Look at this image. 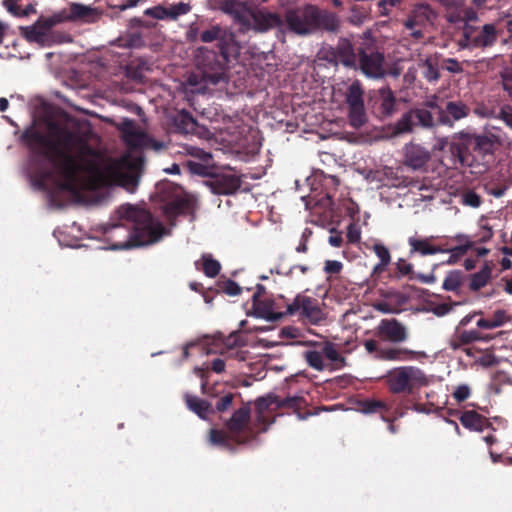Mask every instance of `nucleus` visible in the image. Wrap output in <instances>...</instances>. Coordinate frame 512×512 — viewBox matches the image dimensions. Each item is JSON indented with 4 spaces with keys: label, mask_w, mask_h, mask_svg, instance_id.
<instances>
[{
    "label": "nucleus",
    "mask_w": 512,
    "mask_h": 512,
    "mask_svg": "<svg viewBox=\"0 0 512 512\" xmlns=\"http://www.w3.org/2000/svg\"><path fill=\"white\" fill-rule=\"evenodd\" d=\"M463 277V272L460 270L449 272L443 281V289L453 292L458 291L462 286Z\"/></svg>",
    "instance_id": "79ce46f5"
},
{
    "label": "nucleus",
    "mask_w": 512,
    "mask_h": 512,
    "mask_svg": "<svg viewBox=\"0 0 512 512\" xmlns=\"http://www.w3.org/2000/svg\"><path fill=\"white\" fill-rule=\"evenodd\" d=\"M424 353L405 347L382 348L376 358L383 361H410L423 356Z\"/></svg>",
    "instance_id": "bb28decb"
},
{
    "label": "nucleus",
    "mask_w": 512,
    "mask_h": 512,
    "mask_svg": "<svg viewBox=\"0 0 512 512\" xmlns=\"http://www.w3.org/2000/svg\"><path fill=\"white\" fill-rule=\"evenodd\" d=\"M54 178V171L51 168H39L35 173V185L40 190L48 188V182Z\"/></svg>",
    "instance_id": "8fccbe9b"
},
{
    "label": "nucleus",
    "mask_w": 512,
    "mask_h": 512,
    "mask_svg": "<svg viewBox=\"0 0 512 512\" xmlns=\"http://www.w3.org/2000/svg\"><path fill=\"white\" fill-rule=\"evenodd\" d=\"M461 201L462 204L472 208H478L482 204V198L480 195L470 189L462 193Z\"/></svg>",
    "instance_id": "864d4df0"
},
{
    "label": "nucleus",
    "mask_w": 512,
    "mask_h": 512,
    "mask_svg": "<svg viewBox=\"0 0 512 512\" xmlns=\"http://www.w3.org/2000/svg\"><path fill=\"white\" fill-rule=\"evenodd\" d=\"M434 239V236L426 238L410 237L408 239V244L410 246V254L413 255L417 253L421 256H427L443 253L444 251H446V249L442 248V246L434 245L432 243Z\"/></svg>",
    "instance_id": "cd10ccee"
},
{
    "label": "nucleus",
    "mask_w": 512,
    "mask_h": 512,
    "mask_svg": "<svg viewBox=\"0 0 512 512\" xmlns=\"http://www.w3.org/2000/svg\"><path fill=\"white\" fill-rule=\"evenodd\" d=\"M209 440L213 445L230 448L232 447L233 438L228 431L211 429L209 433Z\"/></svg>",
    "instance_id": "a19ab883"
},
{
    "label": "nucleus",
    "mask_w": 512,
    "mask_h": 512,
    "mask_svg": "<svg viewBox=\"0 0 512 512\" xmlns=\"http://www.w3.org/2000/svg\"><path fill=\"white\" fill-rule=\"evenodd\" d=\"M57 19L56 13L49 17L40 16L33 25L20 26V34L29 43L51 46L54 43L53 27L60 24Z\"/></svg>",
    "instance_id": "9b49d317"
},
{
    "label": "nucleus",
    "mask_w": 512,
    "mask_h": 512,
    "mask_svg": "<svg viewBox=\"0 0 512 512\" xmlns=\"http://www.w3.org/2000/svg\"><path fill=\"white\" fill-rule=\"evenodd\" d=\"M238 51L221 49L218 52L200 47L197 49L195 62L198 70L202 74V79L210 84L216 85L228 80V65L231 58L238 55Z\"/></svg>",
    "instance_id": "423d86ee"
},
{
    "label": "nucleus",
    "mask_w": 512,
    "mask_h": 512,
    "mask_svg": "<svg viewBox=\"0 0 512 512\" xmlns=\"http://www.w3.org/2000/svg\"><path fill=\"white\" fill-rule=\"evenodd\" d=\"M505 310H496L491 318H481L476 322V326L481 329H493L502 326L505 322L509 321Z\"/></svg>",
    "instance_id": "4c0bfd02"
},
{
    "label": "nucleus",
    "mask_w": 512,
    "mask_h": 512,
    "mask_svg": "<svg viewBox=\"0 0 512 512\" xmlns=\"http://www.w3.org/2000/svg\"><path fill=\"white\" fill-rule=\"evenodd\" d=\"M375 335L390 343H403L408 340L407 327L396 318L382 319L375 329Z\"/></svg>",
    "instance_id": "2eb2a0df"
},
{
    "label": "nucleus",
    "mask_w": 512,
    "mask_h": 512,
    "mask_svg": "<svg viewBox=\"0 0 512 512\" xmlns=\"http://www.w3.org/2000/svg\"><path fill=\"white\" fill-rule=\"evenodd\" d=\"M250 15V28L256 32H267L268 30L283 25V19L277 13L251 11Z\"/></svg>",
    "instance_id": "4be33fe9"
},
{
    "label": "nucleus",
    "mask_w": 512,
    "mask_h": 512,
    "mask_svg": "<svg viewBox=\"0 0 512 512\" xmlns=\"http://www.w3.org/2000/svg\"><path fill=\"white\" fill-rule=\"evenodd\" d=\"M361 411L365 414L378 413L381 415L382 420L389 421L386 414L390 411V406L381 400L368 399L361 403Z\"/></svg>",
    "instance_id": "f704fd0d"
},
{
    "label": "nucleus",
    "mask_w": 512,
    "mask_h": 512,
    "mask_svg": "<svg viewBox=\"0 0 512 512\" xmlns=\"http://www.w3.org/2000/svg\"><path fill=\"white\" fill-rule=\"evenodd\" d=\"M188 208V202L183 199L174 200L166 205L165 211L168 215L183 214Z\"/></svg>",
    "instance_id": "5fc2aeb1"
},
{
    "label": "nucleus",
    "mask_w": 512,
    "mask_h": 512,
    "mask_svg": "<svg viewBox=\"0 0 512 512\" xmlns=\"http://www.w3.org/2000/svg\"><path fill=\"white\" fill-rule=\"evenodd\" d=\"M253 309L255 315L270 322H276L287 316L282 310L281 304L272 299H261L258 293L253 295Z\"/></svg>",
    "instance_id": "aec40b11"
},
{
    "label": "nucleus",
    "mask_w": 512,
    "mask_h": 512,
    "mask_svg": "<svg viewBox=\"0 0 512 512\" xmlns=\"http://www.w3.org/2000/svg\"><path fill=\"white\" fill-rule=\"evenodd\" d=\"M174 125L178 131L187 134L195 131L197 122L190 112L182 110L174 117Z\"/></svg>",
    "instance_id": "c9c22d12"
},
{
    "label": "nucleus",
    "mask_w": 512,
    "mask_h": 512,
    "mask_svg": "<svg viewBox=\"0 0 512 512\" xmlns=\"http://www.w3.org/2000/svg\"><path fill=\"white\" fill-rule=\"evenodd\" d=\"M241 184L240 176L230 172L215 173L207 181L212 193L216 195H232L240 189Z\"/></svg>",
    "instance_id": "a211bd4d"
},
{
    "label": "nucleus",
    "mask_w": 512,
    "mask_h": 512,
    "mask_svg": "<svg viewBox=\"0 0 512 512\" xmlns=\"http://www.w3.org/2000/svg\"><path fill=\"white\" fill-rule=\"evenodd\" d=\"M470 108L461 101H449L446 103L445 109L440 112L439 120L442 124L452 125L453 121H459L467 117Z\"/></svg>",
    "instance_id": "a878e982"
},
{
    "label": "nucleus",
    "mask_w": 512,
    "mask_h": 512,
    "mask_svg": "<svg viewBox=\"0 0 512 512\" xmlns=\"http://www.w3.org/2000/svg\"><path fill=\"white\" fill-rule=\"evenodd\" d=\"M384 55L375 46L358 47L357 68L371 78L385 75Z\"/></svg>",
    "instance_id": "f8f14e48"
},
{
    "label": "nucleus",
    "mask_w": 512,
    "mask_h": 512,
    "mask_svg": "<svg viewBox=\"0 0 512 512\" xmlns=\"http://www.w3.org/2000/svg\"><path fill=\"white\" fill-rule=\"evenodd\" d=\"M435 17L436 14L429 4H419L415 6L404 21V26L408 30L424 27L426 23L431 22Z\"/></svg>",
    "instance_id": "393cba45"
},
{
    "label": "nucleus",
    "mask_w": 512,
    "mask_h": 512,
    "mask_svg": "<svg viewBox=\"0 0 512 512\" xmlns=\"http://www.w3.org/2000/svg\"><path fill=\"white\" fill-rule=\"evenodd\" d=\"M323 356L335 363L338 368L343 367L345 365V358L340 355L338 352L336 345L332 342H325L321 349Z\"/></svg>",
    "instance_id": "ea45409f"
},
{
    "label": "nucleus",
    "mask_w": 512,
    "mask_h": 512,
    "mask_svg": "<svg viewBox=\"0 0 512 512\" xmlns=\"http://www.w3.org/2000/svg\"><path fill=\"white\" fill-rule=\"evenodd\" d=\"M224 345L226 347V351H230L236 347L243 346L244 341L242 340L239 332H233L225 339Z\"/></svg>",
    "instance_id": "680f3d73"
},
{
    "label": "nucleus",
    "mask_w": 512,
    "mask_h": 512,
    "mask_svg": "<svg viewBox=\"0 0 512 512\" xmlns=\"http://www.w3.org/2000/svg\"><path fill=\"white\" fill-rule=\"evenodd\" d=\"M423 75L429 82L437 81L440 77L438 65L435 59L426 58L422 64Z\"/></svg>",
    "instance_id": "de8ad7c7"
},
{
    "label": "nucleus",
    "mask_w": 512,
    "mask_h": 512,
    "mask_svg": "<svg viewBox=\"0 0 512 512\" xmlns=\"http://www.w3.org/2000/svg\"><path fill=\"white\" fill-rule=\"evenodd\" d=\"M216 293L223 292L229 296H237L241 293L242 288L231 279L219 280L216 284Z\"/></svg>",
    "instance_id": "09e8293b"
},
{
    "label": "nucleus",
    "mask_w": 512,
    "mask_h": 512,
    "mask_svg": "<svg viewBox=\"0 0 512 512\" xmlns=\"http://www.w3.org/2000/svg\"><path fill=\"white\" fill-rule=\"evenodd\" d=\"M498 36L499 33L494 24H485L482 27L465 24L458 44L463 49H485L495 45Z\"/></svg>",
    "instance_id": "1a4fd4ad"
},
{
    "label": "nucleus",
    "mask_w": 512,
    "mask_h": 512,
    "mask_svg": "<svg viewBox=\"0 0 512 512\" xmlns=\"http://www.w3.org/2000/svg\"><path fill=\"white\" fill-rule=\"evenodd\" d=\"M491 275V270L487 266L483 268L481 271L474 273L471 275L469 288L472 291H478L482 287H484Z\"/></svg>",
    "instance_id": "c03bdc74"
},
{
    "label": "nucleus",
    "mask_w": 512,
    "mask_h": 512,
    "mask_svg": "<svg viewBox=\"0 0 512 512\" xmlns=\"http://www.w3.org/2000/svg\"><path fill=\"white\" fill-rule=\"evenodd\" d=\"M143 66L145 63H140L137 66H134L133 63L127 65V75L135 80H141L143 78Z\"/></svg>",
    "instance_id": "69168bd1"
},
{
    "label": "nucleus",
    "mask_w": 512,
    "mask_h": 512,
    "mask_svg": "<svg viewBox=\"0 0 512 512\" xmlns=\"http://www.w3.org/2000/svg\"><path fill=\"white\" fill-rule=\"evenodd\" d=\"M255 406L257 414L254 420V425L259 426L260 431L265 432L268 426L273 422L268 419L266 414L277 409V396L268 395L266 397H261L257 399Z\"/></svg>",
    "instance_id": "b1692460"
},
{
    "label": "nucleus",
    "mask_w": 512,
    "mask_h": 512,
    "mask_svg": "<svg viewBox=\"0 0 512 512\" xmlns=\"http://www.w3.org/2000/svg\"><path fill=\"white\" fill-rule=\"evenodd\" d=\"M187 167L192 174H195L198 176H202V177L209 176L211 178V176L213 175L211 173V167L209 165H207L205 162L199 163V162H195V161H188Z\"/></svg>",
    "instance_id": "603ef678"
},
{
    "label": "nucleus",
    "mask_w": 512,
    "mask_h": 512,
    "mask_svg": "<svg viewBox=\"0 0 512 512\" xmlns=\"http://www.w3.org/2000/svg\"><path fill=\"white\" fill-rule=\"evenodd\" d=\"M144 14L146 16H150L152 18H155V19H165V18H169V15H168V8H165L161 5H158V6H154V7H151V8H147L145 11H144Z\"/></svg>",
    "instance_id": "e2e57ef3"
},
{
    "label": "nucleus",
    "mask_w": 512,
    "mask_h": 512,
    "mask_svg": "<svg viewBox=\"0 0 512 512\" xmlns=\"http://www.w3.org/2000/svg\"><path fill=\"white\" fill-rule=\"evenodd\" d=\"M377 113L381 118L391 116L396 111L397 100L393 91L388 86H384L378 90L376 101Z\"/></svg>",
    "instance_id": "c85d7f7f"
},
{
    "label": "nucleus",
    "mask_w": 512,
    "mask_h": 512,
    "mask_svg": "<svg viewBox=\"0 0 512 512\" xmlns=\"http://www.w3.org/2000/svg\"><path fill=\"white\" fill-rule=\"evenodd\" d=\"M445 5L448 6L446 19L451 24L462 22L461 0H447Z\"/></svg>",
    "instance_id": "a18cd8bd"
},
{
    "label": "nucleus",
    "mask_w": 512,
    "mask_h": 512,
    "mask_svg": "<svg viewBox=\"0 0 512 512\" xmlns=\"http://www.w3.org/2000/svg\"><path fill=\"white\" fill-rule=\"evenodd\" d=\"M430 128L434 126L432 113L424 108L414 109L402 115L397 121L395 129L397 133L411 132L414 126Z\"/></svg>",
    "instance_id": "f3484780"
},
{
    "label": "nucleus",
    "mask_w": 512,
    "mask_h": 512,
    "mask_svg": "<svg viewBox=\"0 0 512 512\" xmlns=\"http://www.w3.org/2000/svg\"><path fill=\"white\" fill-rule=\"evenodd\" d=\"M303 358L306 363L317 371H323L325 369L324 356L322 351L307 350L303 352Z\"/></svg>",
    "instance_id": "37998d69"
},
{
    "label": "nucleus",
    "mask_w": 512,
    "mask_h": 512,
    "mask_svg": "<svg viewBox=\"0 0 512 512\" xmlns=\"http://www.w3.org/2000/svg\"><path fill=\"white\" fill-rule=\"evenodd\" d=\"M284 23L290 32L300 36L310 35L320 30L337 33L341 26L340 19L334 12L320 9L312 4L288 9L285 12Z\"/></svg>",
    "instance_id": "20e7f679"
},
{
    "label": "nucleus",
    "mask_w": 512,
    "mask_h": 512,
    "mask_svg": "<svg viewBox=\"0 0 512 512\" xmlns=\"http://www.w3.org/2000/svg\"><path fill=\"white\" fill-rule=\"evenodd\" d=\"M233 398L234 396L232 393H228L221 397L216 403V410L218 412H224L228 410L232 405Z\"/></svg>",
    "instance_id": "774afa93"
},
{
    "label": "nucleus",
    "mask_w": 512,
    "mask_h": 512,
    "mask_svg": "<svg viewBox=\"0 0 512 512\" xmlns=\"http://www.w3.org/2000/svg\"><path fill=\"white\" fill-rule=\"evenodd\" d=\"M347 239L349 243L355 244L360 241L361 239V232L359 227L354 224L350 223L347 227Z\"/></svg>",
    "instance_id": "338daca9"
},
{
    "label": "nucleus",
    "mask_w": 512,
    "mask_h": 512,
    "mask_svg": "<svg viewBox=\"0 0 512 512\" xmlns=\"http://www.w3.org/2000/svg\"><path fill=\"white\" fill-rule=\"evenodd\" d=\"M500 79L503 90L512 99V67H504L500 72Z\"/></svg>",
    "instance_id": "6e6d98bb"
},
{
    "label": "nucleus",
    "mask_w": 512,
    "mask_h": 512,
    "mask_svg": "<svg viewBox=\"0 0 512 512\" xmlns=\"http://www.w3.org/2000/svg\"><path fill=\"white\" fill-rule=\"evenodd\" d=\"M56 15L58 17L57 21L60 23L79 22L91 24L96 23L100 19L101 12L89 5L70 3L68 7L56 12Z\"/></svg>",
    "instance_id": "4468645a"
},
{
    "label": "nucleus",
    "mask_w": 512,
    "mask_h": 512,
    "mask_svg": "<svg viewBox=\"0 0 512 512\" xmlns=\"http://www.w3.org/2000/svg\"><path fill=\"white\" fill-rule=\"evenodd\" d=\"M345 99L349 108L350 124L354 128L361 127L367 118L364 106V91L359 81H354L348 87Z\"/></svg>",
    "instance_id": "ddd939ff"
},
{
    "label": "nucleus",
    "mask_w": 512,
    "mask_h": 512,
    "mask_svg": "<svg viewBox=\"0 0 512 512\" xmlns=\"http://www.w3.org/2000/svg\"><path fill=\"white\" fill-rule=\"evenodd\" d=\"M250 407L243 405L235 410L232 416L227 420L225 427L237 444H246L254 440L260 431L259 426L250 423Z\"/></svg>",
    "instance_id": "6e6552de"
},
{
    "label": "nucleus",
    "mask_w": 512,
    "mask_h": 512,
    "mask_svg": "<svg viewBox=\"0 0 512 512\" xmlns=\"http://www.w3.org/2000/svg\"><path fill=\"white\" fill-rule=\"evenodd\" d=\"M397 277L400 278L402 276H410V279H413V266L410 263H407L404 259L400 258L396 263Z\"/></svg>",
    "instance_id": "052dcab7"
},
{
    "label": "nucleus",
    "mask_w": 512,
    "mask_h": 512,
    "mask_svg": "<svg viewBox=\"0 0 512 512\" xmlns=\"http://www.w3.org/2000/svg\"><path fill=\"white\" fill-rule=\"evenodd\" d=\"M472 247V242H467L465 244H459L453 248H445L446 251L443 253H450V257L446 261L448 265L456 264L457 261L463 257L469 249Z\"/></svg>",
    "instance_id": "49530a36"
},
{
    "label": "nucleus",
    "mask_w": 512,
    "mask_h": 512,
    "mask_svg": "<svg viewBox=\"0 0 512 512\" xmlns=\"http://www.w3.org/2000/svg\"><path fill=\"white\" fill-rule=\"evenodd\" d=\"M284 313L312 325H318L325 319L319 301L304 294H298L291 303H286Z\"/></svg>",
    "instance_id": "9d476101"
},
{
    "label": "nucleus",
    "mask_w": 512,
    "mask_h": 512,
    "mask_svg": "<svg viewBox=\"0 0 512 512\" xmlns=\"http://www.w3.org/2000/svg\"><path fill=\"white\" fill-rule=\"evenodd\" d=\"M461 13L462 22L465 24H471L470 22L478 20V13L473 7L465 6L461 0Z\"/></svg>",
    "instance_id": "bf43d9fd"
},
{
    "label": "nucleus",
    "mask_w": 512,
    "mask_h": 512,
    "mask_svg": "<svg viewBox=\"0 0 512 512\" xmlns=\"http://www.w3.org/2000/svg\"><path fill=\"white\" fill-rule=\"evenodd\" d=\"M116 44L121 48L135 49L141 48L145 45L141 32H126L119 36Z\"/></svg>",
    "instance_id": "e433bc0d"
},
{
    "label": "nucleus",
    "mask_w": 512,
    "mask_h": 512,
    "mask_svg": "<svg viewBox=\"0 0 512 512\" xmlns=\"http://www.w3.org/2000/svg\"><path fill=\"white\" fill-rule=\"evenodd\" d=\"M498 144L497 136L491 132L461 131L453 136L449 151L454 157V164L476 168V173H482L493 161Z\"/></svg>",
    "instance_id": "7ed1b4c3"
},
{
    "label": "nucleus",
    "mask_w": 512,
    "mask_h": 512,
    "mask_svg": "<svg viewBox=\"0 0 512 512\" xmlns=\"http://www.w3.org/2000/svg\"><path fill=\"white\" fill-rule=\"evenodd\" d=\"M49 129L55 140L32 127L22 133V140L33 154L48 160L58 169L63 177L59 187L72 191L79 173L85 170L80 159L94 156L95 150L77 130L56 123H51Z\"/></svg>",
    "instance_id": "f257e3e1"
},
{
    "label": "nucleus",
    "mask_w": 512,
    "mask_h": 512,
    "mask_svg": "<svg viewBox=\"0 0 512 512\" xmlns=\"http://www.w3.org/2000/svg\"><path fill=\"white\" fill-rule=\"evenodd\" d=\"M196 270L202 271L207 277L214 278L221 271V264L214 259L212 254L204 253L201 258L194 263Z\"/></svg>",
    "instance_id": "72a5a7b5"
},
{
    "label": "nucleus",
    "mask_w": 512,
    "mask_h": 512,
    "mask_svg": "<svg viewBox=\"0 0 512 512\" xmlns=\"http://www.w3.org/2000/svg\"><path fill=\"white\" fill-rule=\"evenodd\" d=\"M123 141L130 149H140L150 145V138L136 128L135 122L125 119L119 126Z\"/></svg>",
    "instance_id": "412c9836"
},
{
    "label": "nucleus",
    "mask_w": 512,
    "mask_h": 512,
    "mask_svg": "<svg viewBox=\"0 0 512 512\" xmlns=\"http://www.w3.org/2000/svg\"><path fill=\"white\" fill-rule=\"evenodd\" d=\"M386 384L393 394L411 395L430 384V378L417 366L393 368L386 375Z\"/></svg>",
    "instance_id": "0eeeda50"
},
{
    "label": "nucleus",
    "mask_w": 512,
    "mask_h": 512,
    "mask_svg": "<svg viewBox=\"0 0 512 512\" xmlns=\"http://www.w3.org/2000/svg\"><path fill=\"white\" fill-rule=\"evenodd\" d=\"M330 61L341 63L345 67L357 69L358 48L355 50L348 38H340L336 47H331Z\"/></svg>",
    "instance_id": "6ab92c4d"
},
{
    "label": "nucleus",
    "mask_w": 512,
    "mask_h": 512,
    "mask_svg": "<svg viewBox=\"0 0 512 512\" xmlns=\"http://www.w3.org/2000/svg\"><path fill=\"white\" fill-rule=\"evenodd\" d=\"M223 11L231 16L245 29H250V10L240 1L227 0L223 4Z\"/></svg>",
    "instance_id": "c756f323"
},
{
    "label": "nucleus",
    "mask_w": 512,
    "mask_h": 512,
    "mask_svg": "<svg viewBox=\"0 0 512 512\" xmlns=\"http://www.w3.org/2000/svg\"><path fill=\"white\" fill-rule=\"evenodd\" d=\"M143 162L142 157L126 155L109 164L102 171L93 166L103 183L117 184L129 191H134L139 184Z\"/></svg>",
    "instance_id": "39448f33"
},
{
    "label": "nucleus",
    "mask_w": 512,
    "mask_h": 512,
    "mask_svg": "<svg viewBox=\"0 0 512 512\" xmlns=\"http://www.w3.org/2000/svg\"><path fill=\"white\" fill-rule=\"evenodd\" d=\"M373 251L377 255V257L382 262V266H388L391 261V254L389 249L383 244H375L373 246Z\"/></svg>",
    "instance_id": "13d9d810"
},
{
    "label": "nucleus",
    "mask_w": 512,
    "mask_h": 512,
    "mask_svg": "<svg viewBox=\"0 0 512 512\" xmlns=\"http://www.w3.org/2000/svg\"><path fill=\"white\" fill-rule=\"evenodd\" d=\"M478 340L477 330H464L456 327L454 334L449 339V347L452 350H458L462 346L469 345Z\"/></svg>",
    "instance_id": "473e14b6"
},
{
    "label": "nucleus",
    "mask_w": 512,
    "mask_h": 512,
    "mask_svg": "<svg viewBox=\"0 0 512 512\" xmlns=\"http://www.w3.org/2000/svg\"><path fill=\"white\" fill-rule=\"evenodd\" d=\"M460 423L471 431L482 432L492 426L491 422L474 410H466L459 417Z\"/></svg>",
    "instance_id": "7c9ffc66"
},
{
    "label": "nucleus",
    "mask_w": 512,
    "mask_h": 512,
    "mask_svg": "<svg viewBox=\"0 0 512 512\" xmlns=\"http://www.w3.org/2000/svg\"><path fill=\"white\" fill-rule=\"evenodd\" d=\"M119 219L125 223L109 225L105 235L112 250H124L158 242L164 227L153 215L133 205H122L117 209Z\"/></svg>",
    "instance_id": "f03ea898"
},
{
    "label": "nucleus",
    "mask_w": 512,
    "mask_h": 512,
    "mask_svg": "<svg viewBox=\"0 0 512 512\" xmlns=\"http://www.w3.org/2000/svg\"><path fill=\"white\" fill-rule=\"evenodd\" d=\"M512 386V378L511 376L505 372V371H497L493 375L492 384L491 387L494 390L496 394H499L501 392L502 386Z\"/></svg>",
    "instance_id": "3c124183"
},
{
    "label": "nucleus",
    "mask_w": 512,
    "mask_h": 512,
    "mask_svg": "<svg viewBox=\"0 0 512 512\" xmlns=\"http://www.w3.org/2000/svg\"><path fill=\"white\" fill-rule=\"evenodd\" d=\"M184 400L188 409L194 412L201 419H207L208 415L214 413L211 403L200 399L197 396L187 393L184 396Z\"/></svg>",
    "instance_id": "2f4dec72"
},
{
    "label": "nucleus",
    "mask_w": 512,
    "mask_h": 512,
    "mask_svg": "<svg viewBox=\"0 0 512 512\" xmlns=\"http://www.w3.org/2000/svg\"><path fill=\"white\" fill-rule=\"evenodd\" d=\"M200 40L203 43H212L217 41V47L219 50H239L235 34L227 28L221 27L219 25H212L208 29L201 32Z\"/></svg>",
    "instance_id": "dca6fc26"
},
{
    "label": "nucleus",
    "mask_w": 512,
    "mask_h": 512,
    "mask_svg": "<svg viewBox=\"0 0 512 512\" xmlns=\"http://www.w3.org/2000/svg\"><path fill=\"white\" fill-rule=\"evenodd\" d=\"M499 118L512 129V104H505L500 108Z\"/></svg>",
    "instance_id": "0e129e2a"
},
{
    "label": "nucleus",
    "mask_w": 512,
    "mask_h": 512,
    "mask_svg": "<svg viewBox=\"0 0 512 512\" xmlns=\"http://www.w3.org/2000/svg\"><path fill=\"white\" fill-rule=\"evenodd\" d=\"M306 404V401L301 396H291L281 399L277 397V409L279 408H287L294 410L299 419H305L306 416H303L300 412V409Z\"/></svg>",
    "instance_id": "58836bf2"
},
{
    "label": "nucleus",
    "mask_w": 512,
    "mask_h": 512,
    "mask_svg": "<svg viewBox=\"0 0 512 512\" xmlns=\"http://www.w3.org/2000/svg\"><path fill=\"white\" fill-rule=\"evenodd\" d=\"M191 5L189 3L180 2L178 4L172 5L168 8V15L171 19H176L181 15H185L190 12Z\"/></svg>",
    "instance_id": "4d7b16f0"
},
{
    "label": "nucleus",
    "mask_w": 512,
    "mask_h": 512,
    "mask_svg": "<svg viewBox=\"0 0 512 512\" xmlns=\"http://www.w3.org/2000/svg\"><path fill=\"white\" fill-rule=\"evenodd\" d=\"M430 157V152L419 144L409 143L405 145L404 164L413 170L423 169Z\"/></svg>",
    "instance_id": "5701e85b"
}]
</instances>
